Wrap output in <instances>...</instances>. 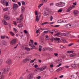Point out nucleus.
<instances>
[{
	"mask_svg": "<svg viewBox=\"0 0 79 79\" xmlns=\"http://www.w3.org/2000/svg\"><path fill=\"white\" fill-rule=\"evenodd\" d=\"M9 66H6L5 69H3L2 71H3V72H2V74L4 73V74H6L9 71V69H10L9 68Z\"/></svg>",
	"mask_w": 79,
	"mask_h": 79,
	"instance_id": "f257e3e1",
	"label": "nucleus"
},
{
	"mask_svg": "<svg viewBox=\"0 0 79 79\" xmlns=\"http://www.w3.org/2000/svg\"><path fill=\"white\" fill-rule=\"evenodd\" d=\"M62 36H66V37H70L71 38H73V36H72L71 35V34L69 33H63L61 34Z\"/></svg>",
	"mask_w": 79,
	"mask_h": 79,
	"instance_id": "f03ea898",
	"label": "nucleus"
},
{
	"mask_svg": "<svg viewBox=\"0 0 79 79\" xmlns=\"http://www.w3.org/2000/svg\"><path fill=\"white\" fill-rule=\"evenodd\" d=\"M75 6L72 5V6L69 7L66 10V12H70V11L72 10V9L73 8H75Z\"/></svg>",
	"mask_w": 79,
	"mask_h": 79,
	"instance_id": "7ed1b4c3",
	"label": "nucleus"
},
{
	"mask_svg": "<svg viewBox=\"0 0 79 79\" xmlns=\"http://www.w3.org/2000/svg\"><path fill=\"white\" fill-rule=\"evenodd\" d=\"M33 74L30 73L27 76V79H34L33 78Z\"/></svg>",
	"mask_w": 79,
	"mask_h": 79,
	"instance_id": "20e7f679",
	"label": "nucleus"
},
{
	"mask_svg": "<svg viewBox=\"0 0 79 79\" xmlns=\"http://www.w3.org/2000/svg\"><path fill=\"white\" fill-rule=\"evenodd\" d=\"M46 68H47V66H44L42 67V68H37L36 69H38V70H40V71H44V70H45V69H46Z\"/></svg>",
	"mask_w": 79,
	"mask_h": 79,
	"instance_id": "39448f33",
	"label": "nucleus"
},
{
	"mask_svg": "<svg viewBox=\"0 0 79 79\" xmlns=\"http://www.w3.org/2000/svg\"><path fill=\"white\" fill-rule=\"evenodd\" d=\"M18 8V4H14L13 6V9L15 10H16Z\"/></svg>",
	"mask_w": 79,
	"mask_h": 79,
	"instance_id": "423d86ee",
	"label": "nucleus"
},
{
	"mask_svg": "<svg viewBox=\"0 0 79 79\" xmlns=\"http://www.w3.org/2000/svg\"><path fill=\"white\" fill-rule=\"evenodd\" d=\"M59 5H60V6L61 7H63V6H64V5H65V3L64 2H60L59 3Z\"/></svg>",
	"mask_w": 79,
	"mask_h": 79,
	"instance_id": "0eeeda50",
	"label": "nucleus"
},
{
	"mask_svg": "<svg viewBox=\"0 0 79 79\" xmlns=\"http://www.w3.org/2000/svg\"><path fill=\"white\" fill-rule=\"evenodd\" d=\"M16 40L14 39L13 40H12L10 42V44L11 45H14L16 43Z\"/></svg>",
	"mask_w": 79,
	"mask_h": 79,
	"instance_id": "6e6552de",
	"label": "nucleus"
},
{
	"mask_svg": "<svg viewBox=\"0 0 79 79\" xmlns=\"http://www.w3.org/2000/svg\"><path fill=\"white\" fill-rule=\"evenodd\" d=\"M24 11H25V8L24 6H22L21 9V13H23Z\"/></svg>",
	"mask_w": 79,
	"mask_h": 79,
	"instance_id": "1a4fd4ad",
	"label": "nucleus"
},
{
	"mask_svg": "<svg viewBox=\"0 0 79 79\" xmlns=\"http://www.w3.org/2000/svg\"><path fill=\"white\" fill-rule=\"evenodd\" d=\"M66 21L65 20H59L58 21V23H66Z\"/></svg>",
	"mask_w": 79,
	"mask_h": 79,
	"instance_id": "9d476101",
	"label": "nucleus"
},
{
	"mask_svg": "<svg viewBox=\"0 0 79 79\" xmlns=\"http://www.w3.org/2000/svg\"><path fill=\"white\" fill-rule=\"evenodd\" d=\"M29 46H31V47H32V48H35V49L36 48V47L34 46V45L33 44H29Z\"/></svg>",
	"mask_w": 79,
	"mask_h": 79,
	"instance_id": "9b49d317",
	"label": "nucleus"
},
{
	"mask_svg": "<svg viewBox=\"0 0 79 79\" xmlns=\"http://www.w3.org/2000/svg\"><path fill=\"white\" fill-rule=\"evenodd\" d=\"M70 79H76V76L74 75H71V76L70 77Z\"/></svg>",
	"mask_w": 79,
	"mask_h": 79,
	"instance_id": "f8f14e48",
	"label": "nucleus"
},
{
	"mask_svg": "<svg viewBox=\"0 0 79 79\" xmlns=\"http://www.w3.org/2000/svg\"><path fill=\"white\" fill-rule=\"evenodd\" d=\"M6 63H8V64H10V63H11V59H9L7 60Z\"/></svg>",
	"mask_w": 79,
	"mask_h": 79,
	"instance_id": "ddd939ff",
	"label": "nucleus"
},
{
	"mask_svg": "<svg viewBox=\"0 0 79 79\" xmlns=\"http://www.w3.org/2000/svg\"><path fill=\"white\" fill-rule=\"evenodd\" d=\"M1 2L3 5H5V3H6V1L5 0H2Z\"/></svg>",
	"mask_w": 79,
	"mask_h": 79,
	"instance_id": "4468645a",
	"label": "nucleus"
},
{
	"mask_svg": "<svg viewBox=\"0 0 79 79\" xmlns=\"http://www.w3.org/2000/svg\"><path fill=\"white\" fill-rule=\"evenodd\" d=\"M70 56L71 57H74V56H76V53H73L72 54H70Z\"/></svg>",
	"mask_w": 79,
	"mask_h": 79,
	"instance_id": "2eb2a0df",
	"label": "nucleus"
},
{
	"mask_svg": "<svg viewBox=\"0 0 79 79\" xmlns=\"http://www.w3.org/2000/svg\"><path fill=\"white\" fill-rule=\"evenodd\" d=\"M67 28H70L71 27V25L70 24H68L66 26Z\"/></svg>",
	"mask_w": 79,
	"mask_h": 79,
	"instance_id": "dca6fc26",
	"label": "nucleus"
},
{
	"mask_svg": "<svg viewBox=\"0 0 79 79\" xmlns=\"http://www.w3.org/2000/svg\"><path fill=\"white\" fill-rule=\"evenodd\" d=\"M54 40H56V41H58V40H60V38H54Z\"/></svg>",
	"mask_w": 79,
	"mask_h": 79,
	"instance_id": "f3484780",
	"label": "nucleus"
},
{
	"mask_svg": "<svg viewBox=\"0 0 79 79\" xmlns=\"http://www.w3.org/2000/svg\"><path fill=\"white\" fill-rule=\"evenodd\" d=\"M73 13L75 15H77L79 13V11L77 10H74Z\"/></svg>",
	"mask_w": 79,
	"mask_h": 79,
	"instance_id": "a211bd4d",
	"label": "nucleus"
},
{
	"mask_svg": "<svg viewBox=\"0 0 79 79\" xmlns=\"http://www.w3.org/2000/svg\"><path fill=\"white\" fill-rule=\"evenodd\" d=\"M36 21L38 22V21H39L40 18H39V17H38V15H37L36 17Z\"/></svg>",
	"mask_w": 79,
	"mask_h": 79,
	"instance_id": "6ab92c4d",
	"label": "nucleus"
},
{
	"mask_svg": "<svg viewBox=\"0 0 79 79\" xmlns=\"http://www.w3.org/2000/svg\"><path fill=\"white\" fill-rule=\"evenodd\" d=\"M2 44L3 45H6V42L4 40H3L2 41Z\"/></svg>",
	"mask_w": 79,
	"mask_h": 79,
	"instance_id": "aec40b11",
	"label": "nucleus"
},
{
	"mask_svg": "<svg viewBox=\"0 0 79 79\" xmlns=\"http://www.w3.org/2000/svg\"><path fill=\"white\" fill-rule=\"evenodd\" d=\"M5 77V75H2L0 77V79H4Z\"/></svg>",
	"mask_w": 79,
	"mask_h": 79,
	"instance_id": "412c9836",
	"label": "nucleus"
},
{
	"mask_svg": "<svg viewBox=\"0 0 79 79\" xmlns=\"http://www.w3.org/2000/svg\"><path fill=\"white\" fill-rule=\"evenodd\" d=\"M71 66L72 68L76 69L77 68L75 64H72L71 65Z\"/></svg>",
	"mask_w": 79,
	"mask_h": 79,
	"instance_id": "4be33fe9",
	"label": "nucleus"
},
{
	"mask_svg": "<svg viewBox=\"0 0 79 79\" xmlns=\"http://www.w3.org/2000/svg\"><path fill=\"white\" fill-rule=\"evenodd\" d=\"M23 14H21L20 16V20H23Z\"/></svg>",
	"mask_w": 79,
	"mask_h": 79,
	"instance_id": "5701e85b",
	"label": "nucleus"
},
{
	"mask_svg": "<svg viewBox=\"0 0 79 79\" xmlns=\"http://www.w3.org/2000/svg\"><path fill=\"white\" fill-rule=\"evenodd\" d=\"M4 18L5 19H7V20L10 19V18L8 17V16L6 15H5L4 16Z\"/></svg>",
	"mask_w": 79,
	"mask_h": 79,
	"instance_id": "b1692460",
	"label": "nucleus"
},
{
	"mask_svg": "<svg viewBox=\"0 0 79 79\" xmlns=\"http://www.w3.org/2000/svg\"><path fill=\"white\" fill-rule=\"evenodd\" d=\"M2 23L4 24H5V25H6L7 24V23H6V21L5 20H3L2 21Z\"/></svg>",
	"mask_w": 79,
	"mask_h": 79,
	"instance_id": "393cba45",
	"label": "nucleus"
},
{
	"mask_svg": "<svg viewBox=\"0 0 79 79\" xmlns=\"http://www.w3.org/2000/svg\"><path fill=\"white\" fill-rule=\"evenodd\" d=\"M25 49L26 50H27V51H29V50H31V49H30V48L28 47L25 48Z\"/></svg>",
	"mask_w": 79,
	"mask_h": 79,
	"instance_id": "a878e982",
	"label": "nucleus"
},
{
	"mask_svg": "<svg viewBox=\"0 0 79 79\" xmlns=\"http://www.w3.org/2000/svg\"><path fill=\"white\" fill-rule=\"evenodd\" d=\"M23 26V25L22 24H20L18 25V27H22Z\"/></svg>",
	"mask_w": 79,
	"mask_h": 79,
	"instance_id": "bb28decb",
	"label": "nucleus"
},
{
	"mask_svg": "<svg viewBox=\"0 0 79 79\" xmlns=\"http://www.w3.org/2000/svg\"><path fill=\"white\" fill-rule=\"evenodd\" d=\"M31 60V59L29 58H27L25 59V61H29Z\"/></svg>",
	"mask_w": 79,
	"mask_h": 79,
	"instance_id": "cd10ccee",
	"label": "nucleus"
},
{
	"mask_svg": "<svg viewBox=\"0 0 79 79\" xmlns=\"http://www.w3.org/2000/svg\"><path fill=\"white\" fill-rule=\"evenodd\" d=\"M22 5H25V4H26V2H24V1H23L22 2Z\"/></svg>",
	"mask_w": 79,
	"mask_h": 79,
	"instance_id": "c85d7f7f",
	"label": "nucleus"
},
{
	"mask_svg": "<svg viewBox=\"0 0 79 79\" xmlns=\"http://www.w3.org/2000/svg\"><path fill=\"white\" fill-rule=\"evenodd\" d=\"M47 50V48H43L42 50H43V51L44 52V51H45L46 50Z\"/></svg>",
	"mask_w": 79,
	"mask_h": 79,
	"instance_id": "c756f323",
	"label": "nucleus"
},
{
	"mask_svg": "<svg viewBox=\"0 0 79 79\" xmlns=\"http://www.w3.org/2000/svg\"><path fill=\"white\" fill-rule=\"evenodd\" d=\"M40 30H41V31H46L47 29L46 28H40Z\"/></svg>",
	"mask_w": 79,
	"mask_h": 79,
	"instance_id": "7c9ffc66",
	"label": "nucleus"
},
{
	"mask_svg": "<svg viewBox=\"0 0 79 79\" xmlns=\"http://www.w3.org/2000/svg\"><path fill=\"white\" fill-rule=\"evenodd\" d=\"M45 37H46V40H49V37H48V35H46Z\"/></svg>",
	"mask_w": 79,
	"mask_h": 79,
	"instance_id": "2f4dec72",
	"label": "nucleus"
},
{
	"mask_svg": "<svg viewBox=\"0 0 79 79\" xmlns=\"http://www.w3.org/2000/svg\"><path fill=\"white\" fill-rule=\"evenodd\" d=\"M8 8L3 9V11H8Z\"/></svg>",
	"mask_w": 79,
	"mask_h": 79,
	"instance_id": "473e14b6",
	"label": "nucleus"
},
{
	"mask_svg": "<svg viewBox=\"0 0 79 79\" xmlns=\"http://www.w3.org/2000/svg\"><path fill=\"white\" fill-rule=\"evenodd\" d=\"M60 48L61 49H63V48H66V47H64V46L61 45L60 46Z\"/></svg>",
	"mask_w": 79,
	"mask_h": 79,
	"instance_id": "72a5a7b5",
	"label": "nucleus"
},
{
	"mask_svg": "<svg viewBox=\"0 0 79 79\" xmlns=\"http://www.w3.org/2000/svg\"><path fill=\"white\" fill-rule=\"evenodd\" d=\"M62 11L63 10L60 9L58 10V13H61V12H62Z\"/></svg>",
	"mask_w": 79,
	"mask_h": 79,
	"instance_id": "f704fd0d",
	"label": "nucleus"
},
{
	"mask_svg": "<svg viewBox=\"0 0 79 79\" xmlns=\"http://www.w3.org/2000/svg\"><path fill=\"white\" fill-rule=\"evenodd\" d=\"M74 52V51H67V53H73Z\"/></svg>",
	"mask_w": 79,
	"mask_h": 79,
	"instance_id": "c9c22d12",
	"label": "nucleus"
},
{
	"mask_svg": "<svg viewBox=\"0 0 79 79\" xmlns=\"http://www.w3.org/2000/svg\"><path fill=\"white\" fill-rule=\"evenodd\" d=\"M48 24V22H46L42 23L41 24L42 25H44V24Z\"/></svg>",
	"mask_w": 79,
	"mask_h": 79,
	"instance_id": "e433bc0d",
	"label": "nucleus"
},
{
	"mask_svg": "<svg viewBox=\"0 0 79 79\" xmlns=\"http://www.w3.org/2000/svg\"><path fill=\"white\" fill-rule=\"evenodd\" d=\"M6 6H8V5H9V4L8 3V2H7L5 3Z\"/></svg>",
	"mask_w": 79,
	"mask_h": 79,
	"instance_id": "4c0bfd02",
	"label": "nucleus"
},
{
	"mask_svg": "<svg viewBox=\"0 0 79 79\" xmlns=\"http://www.w3.org/2000/svg\"><path fill=\"white\" fill-rule=\"evenodd\" d=\"M44 16H46V15H48L47 13V12H46V11H44Z\"/></svg>",
	"mask_w": 79,
	"mask_h": 79,
	"instance_id": "58836bf2",
	"label": "nucleus"
},
{
	"mask_svg": "<svg viewBox=\"0 0 79 79\" xmlns=\"http://www.w3.org/2000/svg\"><path fill=\"white\" fill-rule=\"evenodd\" d=\"M59 69L60 71H61V70H63V68L60 67L59 68Z\"/></svg>",
	"mask_w": 79,
	"mask_h": 79,
	"instance_id": "ea45409f",
	"label": "nucleus"
},
{
	"mask_svg": "<svg viewBox=\"0 0 79 79\" xmlns=\"http://www.w3.org/2000/svg\"><path fill=\"white\" fill-rule=\"evenodd\" d=\"M6 37V36H1V39H5V37Z\"/></svg>",
	"mask_w": 79,
	"mask_h": 79,
	"instance_id": "a19ab883",
	"label": "nucleus"
},
{
	"mask_svg": "<svg viewBox=\"0 0 79 79\" xmlns=\"http://www.w3.org/2000/svg\"><path fill=\"white\" fill-rule=\"evenodd\" d=\"M13 29L14 31H15V32H18V30L17 29L15 28H14Z\"/></svg>",
	"mask_w": 79,
	"mask_h": 79,
	"instance_id": "79ce46f5",
	"label": "nucleus"
},
{
	"mask_svg": "<svg viewBox=\"0 0 79 79\" xmlns=\"http://www.w3.org/2000/svg\"><path fill=\"white\" fill-rule=\"evenodd\" d=\"M43 4H40L39 6H38V8H40L42 5H43Z\"/></svg>",
	"mask_w": 79,
	"mask_h": 79,
	"instance_id": "37998d69",
	"label": "nucleus"
},
{
	"mask_svg": "<svg viewBox=\"0 0 79 79\" xmlns=\"http://www.w3.org/2000/svg\"><path fill=\"white\" fill-rule=\"evenodd\" d=\"M60 35V33H57L56 34H55V35H56L57 36H58V35Z\"/></svg>",
	"mask_w": 79,
	"mask_h": 79,
	"instance_id": "c03bdc74",
	"label": "nucleus"
},
{
	"mask_svg": "<svg viewBox=\"0 0 79 79\" xmlns=\"http://www.w3.org/2000/svg\"><path fill=\"white\" fill-rule=\"evenodd\" d=\"M54 55H55V56H58V54L57 53H55L54 54Z\"/></svg>",
	"mask_w": 79,
	"mask_h": 79,
	"instance_id": "a18cd8bd",
	"label": "nucleus"
},
{
	"mask_svg": "<svg viewBox=\"0 0 79 79\" xmlns=\"http://www.w3.org/2000/svg\"><path fill=\"white\" fill-rule=\"evenodd\" d=\"M24 33H25V34H27V33H28V32H27V31H26V30H24Z\"/></svg>",
	"mask_w": 79,
	"mask_h": 79,
	"instance_id": "49530a36",
	"label": "nucleus"
},
{
	"mask_svg": "<svg viewBox=\"0 0 79 79\" xmlns=\"http://www.w3.org/2000/svg\"><path fill=\"white\" fill-rule=\"evenodd\" d=\"M73 45V43H72L69 44L68 46V47H71V45Z\"/></svg>",
	"mask_w": 79,
	"mask_h": 79,
	"instance_id": "de8ad7c7",
	"label": "nucleus"
},
{
	"mask_svg": "<svg viewBox=\"0 0 79 79\" xmlns=\"http://www.w3.org/2000/svg\"><path fill=\"white\" fill-rule=\"evenodd\" d=\"M54 38H52L51 39V42H53V39H54Z\"/></svg>",
	"mask_w": 79,
	"mask_h": 79,
	"instance_id": "09e8293b",
	"label": "nucleus"
},
{
	"mask_svg": "<svg viewBox=\"0 0 79 79\" xmlns=\"http://www.w3.org/2000/svg\"><path fill=\"white\" fill-rule=\"evenodd\" d=\"M30 42L32 43V44H34V41L33 40H30Z\"/></svg>",
	"mask_w": 79,
	"mask_h": 79,
	"instance_id": "8fccbe9b",
	"label": "nucleus"
},
{
	"mask_svg": "<svg viewBox=\"0 0 79 79\" xmlns=\"http://www.w3.org/2000/svg\"><path fill=\"white\" fill-rule=\"evenodd\" d=\"M34 66L35 68H37V67H38V65H37V64H36V65H35Z\"/></svg>",
	"mask_w": 79,
	"mask_h": 79,
	"instance_id": "3c124183",
	"label": "nucleus"
},
{
	"mask_svg": "<svg viewBox=\"0 0 79 79\" xmlns=\"http://www.w3.org/2000/svg\"><path fill=\"white\" fill-rule=\"evenodd\" d=\"M2 60L0 59V66H1V64H2Z\"/></svg>",
	"mask_w": 79,
	"mask_h": 79,
	"instance_id": "603ef678",
	"label": "nucleus"
},
{
	"mask_svg": "<svg viewBox=\"0 0 79 79\" xmlns=\"http://www.w3.org/2000/svg\"><path fill=\"white\" fill-rule=\"evenodd\" d=\"M13 23H14V24H15V25H17V24H16V21H14Z\"/></svg>",
	"mask_w": 79,
	"mask_h": 79,
	"instance_id": "864d4df0",
	"label": "nucleus"
},
{
	"mask_svg": "<svg viewBox=\"0 0 79 79\" xmlns=\"http://www.w3.org/2000/svg\"><path fill=\"white\" fill-rule=\"evenodd\" d=\"M36 78L37 79H40V78H41V77L40 76H39L38 77H37Z\"/></svg>",
	"mask_w": 79,
	"mask_h": 79,
	"instance_id": "5fc2aeb1",
	"label": "nucleus"
},
{
	"mask_svg": "<svg viewBox=\"0 0 79 79\" xmlns=\"http://www.w3.org/2000/svg\"><path fill=\"white\" fill-rule=\"evenodd\" d=\"M18 4L19 6H21V2H18Z\"/></svg>",
	"mask_w": 79,
	"mask_h": 79,
	"instance_id": "6e6d98bb",
	"label": "nucleus"
},
{
	"mask_svg": "<svg viewBox=\"0 0 79 79\" xmlns=\"http://www.w3.org/2000/svg\"><path fill=\"white\" fill-rule=\"evenodd\" d=\"M22 21H23V20H20V19H19V20L18 21V23H21V22H22Z\"/></svg>",
	"mask_w": 79,
	"mask_h": 79,
	"instance_id": "4d7b16f0",
	"label": "nucleus"
},
{
	"mask_svg": "<svg viewBox=\"0 0 79 79\" xmlns=\"http://www.w3.org/2000/svg\"><path fill=\"white\" fill-rule=\"evenodd\" d=\"M34 60H32L30 61L31 63H34Z\"/></svg>",
	"mask_w": 79,
	"mask_h": 79,
	"instance_id": "13d9d810",
	"label": "nucleus"
},
{
	"mask_svg": "<svg viewBox=\"0 0 79 79\" xmlns=\"http://www.w3.org/2000/svg\"><path fill=\"white\" fill-rule=\"evenodd\" d=\"M52 19H53V17L52 16H51L50 17V21H52Z\"/></svg>",
	"mask_w": 79,
	"mask_h": 79,
	"instance_id": "bf43d9fd",
	"label": "nucleus"
},
{
	"mask_svg": "<svg viewBox=\"0 0 79 79\" xmlns=\"http://www.w3.org/2000/svg\"><path fill=\"white\" fill-rule=\"evenodd\" d=\"M54 27H59L60 26V25H55V26H54Z\"/></svg>",
	"mask_w": 79,
	"mask_h": 79,
	"instance_id": "052dcab7",
	"label": "nucleus"
},
{
	"mask_svg": "<svg viewBox=\"0 0 79 79\" xmlns=\"http://www.w3.org/2000/svg\"><path fill=\"white\" fill-rule=\"evenodd\" d=\"M62 64H60L59 65H58L57 66V67H59V66H61V65Z\"/></svg>",
	"mask_w": 79,
	"mask_h": 79,
	"instance_id": "680f3d73",
	"label": "nucleus"
},
{
	"mask_svg": "<svg viewBox=\"0 0 79 79\" xmlns=\"http://www.w3.org/2000/svg\"><path fill=\"white\" fill-rule=\"evenodd\" d=\"M63 76H64L63 75H61L59 77V78H62V77H63Z\"/></svg>",
	"mask_w": 79,
	"mask_h": 79,
	"instance_id": "e2e57ef3",
	"label": "nucleus"
},
{
	"mask_svg": "<svg viewBox=\"0 0 79 79\" xmlns=\"http://www.w3.org/2000/svg\"><path fill=\"white\" fill-rule=\"evenodd\" d=\"M35 15H37V11H35Z\"/></svg>",
	"mask_w": 79,
	"mask_h": 79,
	"instance_id": "0e129e2a",
	"label": "nucleus"
},
{
	"mask_svg": "<svg viewBox=\"0 0 79 79\" xmlns=\"http://www.w3.org/2000/svg\"><path fill=\"white\" fill-rule=\"evenodd\" d=\"M77 3L76 2L73 3V4L74 5H77Z\"/></svg>",
	"mask_w": 79,
	"mask_h": 79,
	"instance_id": "69168bd1",
	"label": "nucleus"
},
{
	"mask_svg": "<svg viewBox=\"0 0 79 79\" xmlns=\"http://www.w3.org/2000/svg\"><path fill=\"white\" fill-rule=\"evenodd\" d=\"M34 44L35 45H37V42H35Z\"/></svg>",
	"mask_w": 79,
	"mask_h": 79,
	"instance_id": "338daca9",
	"label": "nucleus"
},
{
	"mask_svg": "<svg viewBox=\"0 0 79 79\" xmlns=\"http://www.w3.org/2000/svg\"><path fill=\"white\" fill-rule=\"evenodd\" d=\"M56 71H57V72H59V71H60L59 69H57L56 70Z\"/></svg>",
	"mask_w": 79,
	"mask_h": 79,
	"instance_id": "774afa93",
	"label": "nucleus"
}]
</instances>
